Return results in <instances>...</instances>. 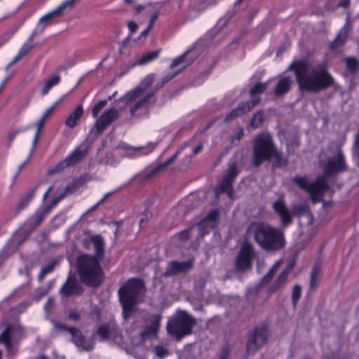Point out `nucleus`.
Wrapping results in <instances>:
<instances>
[{
	"mask_svg": "<svg viewBox=\"0 0 359 359\" xmlns=\"http://www.w3.org/2000/svg\"><path fill=\"white\" fill-rule=\"evenodd\" d=\"M294 215L299 218L305 217L306 222L310 225L313 222V216L306 203L294 204L292 206V216Z\"/></svg>",
	"mask_w": 359,
	"mask_h": 359,
	"instance_id": "nucleus-23",
	"label": "nucleus"
},
{
	"mask_svg": "<svg viewBox=\"0 0 359 359\" xmlns=\"http://www.w3.org/2000/svg\"><path fill=\"white\" fill-rule=\"evenodd\" d=\"M143 287L140 279L131 278L118 290L120 302L123 309V318L126 320L133 313L137 301V297Z\"/></svg>",
	"mask_w": 359,
	"mask_h": 359,
	"instance_id": "nucleus-8",
	"label": "nucleus"
},
{
	"mask_svg": "<svg viewBox=\"0 0 359 359\" xmlns=\"http://www.w3.org/2000/svg\"><path fill=\"white\" fill-rule=\"evenodd\" d=\"M259 99H252L250 101L240 104L238 107L232 109L231 112L226 116L225 121H231L238 116H242L243 114L250 111L256 105H257L259 103Z\"/></svg>",
	"mask_w": 359,
	"mask_h": 359,
	"instance_id": "nucleus-21",
	"label": "nucleus"
},
{
	"mask_svg": "<svg viewBox=\"0 0 359 359\" xmlns=\"http://www.w3.org/2000/svg\"><path fill=\"white\" fill-rule=\"evenodd\" d=\"M249 229L253 232L255 241L267 251L279 250L285 244L282 232L268 224L253 222Z\"/></svg>",
	"mask_w": 359,
	"mask_h": 359,
	"instance_id": "nucleus-6",
	"label": "nucleus"
},
{
	"mask_svg": "<svg viewBox=\"0 0 359 359\" xmlns=\"http://www.w3.org/2000/svg\"><path fill=\"white\" fill-rule=\"evenodd\" d=\"M34 44L33 43H25L20 48L18 53L21 55L22 57H24L25 55H27L32 48L34 47Z\"/></svg>",
	"mask_w": 359,
	"mask_h": 359,
	"instance_id": "nucleus-54",
	"label": "nucleus"
},
{
	"mask_svg": "<svg viewBox=\"0 0 359 359\" xmlns=\"http://www.w3.org/2000/svg\"><path fill=\"white\" fill-rule=\"evenodd\" d=\"M83 54L80 51H77V52H75L72 55V61H71V65H74L75 64H76L77 62L83 60Z\"/></svg>",
	"mask_w": 359,
	"mask_h": 359,
	"instance_id": "nucleus-59",
	"label": "nucleus"
},
{
	"mask_svg": "<svg viewBox=\"0 0 359 359\" xmlns=\"http://www.w3.org/2000/svg\"><path fill=\"white\" fill-rule=\"evenodd\" d=\"M161 317L159 316H155L152 320L151 325L145 327L140 335L132 339L130 342L131 345L136 346L143 341L155 337L158 332Z\"/></svg>",
	"mask_w": 359,
	"mask_h": 359,
	"instance_id": "nucleus-12",
	"label": "nucleus"
},
{
	"mask_svg": "<svg viewBox=\"0 0 359 359\" xmlns=\"http://www.w3.org/2000/svg\"><path fill=\"white\" fill-rule=\"evenodd\" d=\"M46 215L39 208L13 233L11 239L19 246L39 227Z\"/></svg>",
	"mask_w": 359,
	"mask_h": 359,
	"instance_id": "nucleus-10",
	"label": "nucleus"
},
{
	"mask_svg": "<svg viewBox=\"0 0 359 359\" xmlns=\"http://www.w3.org/2000/svg\"><path fill=\"white\" fill-rule=\"evenodd\" d=\"M43 32V27H41V25H36V28L33 30L30 36L28 37L25 43H32L34 38Z\"/></svg>",
	"mask_w": 359,
	"mask_h": 359,
	"instance_id": "nucleus-55",
	"label": "nucleus"
},
{
	"mask_svg": "<svg viewBox=\"0 0 359 359\" xmlns=\"http://www.w3.org/2000/svg\"><path fill=\"white\" fill-rule=\"evenodd\" d=\"M67 194V186L64 187L62 192L58 196L54 197L49 204L41 205L38 208L40 209L44 213V215L47 216L50 213L52 208L56 206L61 200L65 198Z\"/></svg>",
	"mask_w": 359,
	"mask_h": 359,
	"instance_id": "nucleus-31",
	"label": "nucleus"
},
{
	"mask_svg": "<svg viewBox=\"0 0 359 359\" xmlns=\"http://www.w3.org/2000/svg\"><path fill=\"white\" fill-rule=\"evenodd\" d=\"M83 114V109L81 105L77 106L75 110L69 116V128L74 127L77 121Z\"/></svg>",
	"mask_w": 359,
	"mask_h": 359,
	"instance_id": "nucleus-39",
	"label": "nucleus"
},
{
	"mask_svg": "<svg viewBox=\"0 0 359 359\" xmlns=\"http://www.w3.org/2000/svg\"><path fill=\"white\" fill-rule=\"evenodd\" d=\"M58 264V260L57 259H52L48 264L43 266L41 269L40 273L37 276V279L39 282H41L45 276L50 273H52L55 267Z\"/></svg>",
	"mask_w": 359,
	"mask_h": 359,
	"instance_id": "nucleus-35",
	"label": "nucleus"
},
{
	"mask_svg": "<svg viewBox=\"0 0 359 359\" xmlns=\"http://www.w3.org/2000/svg\"><path fill=\"white\" fill-rule=\"evenodd\" d=\"M288 68L294 72L297 82L302 90L317 93L330 86L334 82L325 65L313 67L301 60L292 62Z\"/></svg>",
	"mask_w": 359,
	"mask_h": 359,
	"instance_id": "nucleus-1",
	"label": "nucleus"
},
{
	"mask_svg": "<svg viewBox=\"0 0 359 359\" xmlns=\"http://www.w3.org/2000/svg\"><path fill=\"white\" fill-rule=\"evenodd\" d=\"M266 342V330L264 327H257L249 338L246 348L248 353H253L257 349Z\"/></svg>",
	"mask_w": 359,
	"mask_h": 359,
	"instance_id": "nucleus-15",
	"label": "nucleus"
},
{
	"mask_svg": "<svg viewBox=\"0 0 359 359\" xmlns=\"http://www.w3.org/2000/svg\"><path fill=\"white\" fill-rule=\"evenodd\" d=\"M292 83V80L290 76L280 78L274 88V94L276 96H280L287 93L290 89Z\"/></svg>",
	"mask_w": 359,
	"mask_h": 359,
	"instance_id": "nucleus-28",
	"label": "nucleus"
},
{
	"mask_svg": "<svg viewBox=\"0 0 359 359\" xmlns=\"http://www.w3.org/2000/svg\"><path fill=\"white\" fill-rule=\"evenodd\" d=\"M208 6V3L205 0H199L192 4L188 10L189 18H194L203 12Z\"/></svg>",
	"mask_w": 359,
	"mask_h": 359,
	"instance_id": "nucleus-30",
	"label": "nucleus"
},
{
	"mask_svg": "<svg viewBox=\"0 0 359 359\" xmlns=\"http://www.w3.org/2000/svg\"><path fill=\"white\" fill-rule=\"evenodd\" d=\"M219 216V210L217 209L212 210L197 224L201 237H203L205 234L208 233L210 229L217 226Z\"/></svg>",
	"mask_w": 359,
	"mask_h": 359,
	"instance_id": "nucleus-17",
	"label": "nucleus"
},
{
	"mask_svg": "<svg viewBox=\"0 0 359 359\" xmlns=\"http://www.w3.org/2000/svg\"><path fill=\"white\" fill-rule=\"evenodd\" d=\"M33 6H34V2L32 0H25L18 6L15 13H18L20 9H22L23 8H27V9H29V8L32 7Z\"/></svg>",
	"mask_w": 359,
	"mask_h": 359,
	"instance_id": "nucleus-61",
	"label": "nucleus"
},
{
	"mask_svg": "<svg viewBox=\"0 0 359 359\" xmlns=\"http://www.w3.org/2000/svg\"><path fill=\"white\" fill-rule=\"evenodd\" d=\"M254 250L249 243H245L241 248L236 261V266L238 270H245L251 268Z\"/></svg>",
	"mask_w": 359,
	"mask_h": 359,
	"instance_id": "nucleus-13",
	"label": "nucleus"
},
{
	"mask_svg": "<svg viewBox=\"0 0 359 359\" xmlns=\"http://www.w3.org/2000/svg\"><path fill=\"white\" fill-rule=\"evenodd\" d=\"M320 273V267L319 265L316 264L313 266L311 274L310 288L311 290H315L317 287L319 283Z\"/></svg>",
	"mask_w": 359,
	"mask_h": 359,
	"instance_id": "nucleus-40",
	"label": "nucleus"
},
{
	"mask_svg": "<svg viewBox=\"0 0 359 359\" xmlns=\"http://www.w3.org/2000/svg\"><path fill=\"white\" fill-rule=\"evenodd\" d=\"M294 262H290L286 268H285L280 274L276 279L273 285L269 288V292L273 293L278 290L287 280L290 271L294 267Z\"/></svg>",
	"mask_w": 359,
	"mask_h": 359,
	"instance_id": "nucleus-26",
	"label": "nucleus"
},
{
	"mask_svg": "<svg viewBox=\"0 0 359 359\" xmlns=\"http://www.w3.org/2000/svg\"><path fill=\"white\" fill-rule=\"evenodd\" d=\"M191 162V155L187 156L183 158V160H182L180 161V163L178 165V168L180 170H185L189 167Z\"/></svg>",
	"mask_w": 359,
	"mask_h": 359,
	"instance_id": "nucleus-57",
	"label": "nucleus"
},
{
	"mask_svg": "<svg viewBox=\"0 0 359 359\" xmlns=\"http://www.w3.org/2000/svg\"><path fill=\"white\" fill-rule=\"evenodd\" d=\"M348 36V29L344 27L339 32L334 40L330 44V48L336 50L343 46Z\"/></svg>",
	"mask_w": 359,
	"mask_h": 359,
	"instance_id": "nucleus-33",
	"label": "nucleus"
},
{
	"mask_svg": "<svg viewBox=\"0 0 359 359\" xmlns=\"http://www.w3.org/2000/svg\"><path fill=\"white\" fill-rule=\"evenodd\" d=\"M60 81V77L58 75H53L47 79L41 90V95H47L49 90L55 86L57 85Z\"/></svg>",
	"mask_w": 359,
	"mask_h": 359,
	"instance_id": "nucleus-37",
	"label": "nucleus"
},
{
	"mask_svg": "<svg viewBox=\"0 0 359 359\" xmlns=\"http://www.w3.org/2000/svg\"><path fill=\"white\" fill-rule=\"evenodd\" d=\"M193 266V261L187 260L184 262L172 261L171 262L166 271L164 272L165 276H175L180 273L186 272Z\"/></svg>",
	"mask_w": 359,
	"mask_h": 359,
	"instance_id": "nucleus-22",
	"label": "nucleus"
},
{
	"mask_svg": "<svg viewBox=\"0 0 359 359\" xmlns=\"http://www.w3.org/2000/svg\"><path fill=\"white\" fill-rule=\"evenodd\" d=\"M36 188H33L31 190H29L24 197H22L19 203L16 205V212L17 214L19 213L20 211L25 209L28 205L31 203L32 201L35 191Z\"/></svg>",
	"mask_w": 359,
	"mask_h": 359,
	"instance_id": "nucleus-34",
	"label": "nucleus"
},
{
	"mask_svg": "<svg viewBox=\"0 0 359 359\" xmlns=\"http://www.w3.org/2000/svg\"><path fill=\"white\" fill-rule=\"evenodd\" d=\"M55 106H52L49 108H48L43 115L41 116V118L37 122L36 126H37V130L41 131V128L43 127L44 122L46 119L48 118L49 114L51 113L52 110L53 109Z\"/></svg>",
	"mask_w": 359,
	"mask_h": 359,
	"instance_id": "nucleus-50",
	"label": "nucleus"
},
{
	"mask_svg": "<svg viewBox=\"0 0 359 359\" xmlns=\"http://www.w3.org/2000/svg\"><path fill=\"white\" fill-rule=\"evenodd\" d=\"M263 120L264 117L262 113L260 111L257 112L253 115L250 122V125L252 128H257L262 125Z\"/></svg>",
	"mask_w": 359,
	"mask_h": 359,
	"instance_id": "nucleus-47",
	"label": "nucleus"
},
{
	"mask_svg": "<svg viewBox=\"0 0 359 359\" xmlns=\"http://www.w3.org/2000/svg\"><path fill=\"white\" fill-rule=\"evenodd\" d=\"M156 353L159 358H162L168 354V351L162 346H158L156 347Z\"/></svg>",
	"mask_w": 359,
	"mask_h": 359,
	"instance_id": "nucleus-64",
	"label": "nucleus"
},
{
	"mask_svg": "<svg viewBox=\"0 0 359 359\" xmlns=\"http://www.w3.org/2000/svg\"><path fill=\"white\" fill-rule=\"evenodd\" d=\"M197 51L195 49H189L179 57L174 58L170 65V69L177 68L179 73L190 65L196 59Z\"/></svg>",
	"mask_w": 359,
	"mask_h": 359,
	"instance_id": "nucleus-14",
	"label": "nucleus"
},
{
	"mask_svg": "<svg viewBox=\"0 0 359 359\" xmlns=\"http://www.w3.org/2000/svg\"><path fill=\"white\" fill-rule=\"evenodd\" d=\"M273 157L276 165H285L286 159L274 147L271 135L268 133L259 134L253 141V163L255 166Z\"/></svg>",
	"mask_w": 359,
	"mask_h": 359,
	"instance_id": "nucleus-7",
	"label": "nucleus"
},
{
	"mask_svg": "<svg viewBox=\"0 0 359 359\" xmlns=\"http://www.w3.org/2000/svg\"><path fill=\"white\" fill-rule=\"evenodd\" d=\"M269 81H268L267 82L258 83L252 87V88L250 89V95L252 97V100L258 99L257 97H256V96L264 93V91L266 89Z\"/></svg>",
	"mask_w": 359,
	"mask_h": 359,
	"instance_id": "nucleus-42",
	"label": "nucleus"
},
{
	"mask_svg": "<svg viewBox=\"0 0 359 359\" xmlns=\"http://www.w3.org/2000/svg\"><path fill=\"white\" fill-rule=\"evenodd\" d=\"M120 110L112 107L102 114L96 121V128L98 133L103 131L119 116Z\"/></svg>",
	"mask_w": 359,
	"mask_h": 359,
	"instance_id": "nucleus-19",
	"label": "nucleus"
},
{
	"mask_svg": "<svg viewBox=\"0 0 359 359\" xmlns=\"http://www.w3.org/2000/svg\"><path fill=\"white\" fill-rule=\"evenodd\" d=\"M12 331L14 332H21L19 328L15 327L12 325H6L5 329L0 334V343L4 344L7 352L10 354L15 353V351L14 350L12 345V342L13 341H12L9 337V334L12 332Z\"/></svg>",
	"mask_w": 359,
	"mask_h": 359,
	"instance_id": "nucleus-24",
	"label": "nucleus"
},
{
	"mask_svg": "<svg viewBox=\"0 0 359 359\" xmlns=\"http://www.w3.org/2000/svg\"><path fill=\"white\" fill-rule=\"evenodd\" d=\"M244 135L243 128H240L232 137L231 143L236 144V142H239Z\"/></svg>",
	"mask_w": 359,
	"mask_h": 359,
	"instance_id": "nucleus-58",
	"label": "nucleus"
},
{
	"mask_svg": "<svg viewBox=\"0 0 359 359\" xmlns=\"http://www.w3.org/2000/svg\"><path fill=\"white\" fill-rule=\"evenodd\" d=\"M69 334L72 336V342L79 350L88 351L93 348V341L86 339L79 330L69 327Z\"/></svg>",
	"mask_w": 359,
	"mask_h": 359,
	"instance_id": "nucleus-18",
	"label": "nucleus"
},
{
	"mask_svg": "<svg viewBox=\"0 0 359 359\" xmlns=\"http://www.w3.org/2000/svg\"><path fill=\"white\" fill-rule=\"evenodd\" d=\"M159 53H160L159 50L150 51V52L142 55L141 57L137 58L135 60L132 67H134L136 65L143 66V65H147V64L151 62L152 61L155 60L156 59H157L159 55Z\"/></svg>",
	"mask_w": 359,
	"mask_h": 359,
	"instance_id": "nucleus-32",
	"label": "nucleus"
},
{
	"mask_svg": "<svg viewBox=\"0 0 359 359\" xmlns=\"http://www.w3.org/2000/svg\"><path fill=\"white\" fill-rule=\"evenodd\" d=\"M88 146L85 144L79 145L69 156V167L81 161L88 154Z\"/></svg>",
	"mask_w": 359,
	"mask_h": 359,
	"instance_id": "nucleus-25",
	"label": "nucleus"
},
{
	"mask_svg": "<svg viewBox=\"0 0 359 359\" xmlns=\"http://www.w3.org/2000/svg\"><path fill=\"white\" fill-rule=\"evenodd\" d=\"M69 295L72 294H79L82 293L81 285L76 282L74 276L69 275Z\"/></svg>",
	"mask_w": 359,
	"mask_h": 359,
	"instance_id": "nucleus-41",
	"label": "nucleus"
},
{
	"mask_svg": "<svg viewBox=\"0 0 359 359\" xmlns=\"http://www.w3.org/2000/svg\"><path fill=\"white\" fill-rule=\"evenodd\" d=\"M231 183L232 180L224 177L217 185L216 192H226L229 197L231 198L233 194Z\"/></svg>",
	"mask_w": 359,
	"mask_h": 359,
	"instance_id": "nucleus-36",
	"label": "nucleus"
},
{
	"mask_svg": "<svg viewBox=\"0 0 359 359\" xmlns=\"http://www.w3.org/2000/svg\"><path fill=\"white\" fill-rule=\"evenodd\" d=\"M107 100H101L94 106L92 111V114L94 118L98 116L100 111L107 105Z\"/></svg>",
	"mask_w": 359,
	"mask_h": 359,
	"instance_id": "nucleus-52",
	"label": "nucleus"
},
{
	"mask_svg": "<svg viewBox=\"0 0 359 359\" xmlns=\"http://www.w3.org/2000/svg\"><path fill=\"white\" fill-rule=\"evenodd\" d=\"M61 299L55 303L53 297H49L43 305L46 318L52 323L54 329L57 332L67 331V325L60 320L67 319V279L64 282L59 291Z\"/></svg>",
	"mask_w": 359,
	"mask_h": 359,
	"instance_id": "nucleus-5",
	"label": "nucleus"
},
{
	"mask_svg": "<svg viewBox=\"0 0 359 359\" xmlns=\"http://www.w3.org/2000/svg\"><path fill=\"white\" fill-rule=\"evenodd\" d=\"M193 229H194V226H192L189 229H187L182 230L180 232L177 233L175 235L176 239H177L180 241H185L188 240V238L190 236V231Z\"/></svg>",
	"mask_w": 359,
	"mask_h": 359,
	"instance_id": "nucleus-51",
	"label": "nucleus"
},
{
	"mask_svg": "<svg viewBox=\"0 0 359 359\" xmlns=\"http://www.w3.org/2000/svg\"><path fill=\"white\" fill-rule=\"evenodd\" d=\"M67 8V0H64L58 6L51 11L42 16L38 22L37 25H41L43 29L49 25L53 23L57 18L62 16Z\"/></svg>",
	"mask_w": 359,
	"mask_h": 359,
	"instance_id": "nucleus-16",
	"label": "nucleus"
},
{
	"mask_svg": "<svg viewBox=\"0 0 359 359\" xmlns=\"http://www.w3.org/2000/svg\"><path fill=\"white\" fill-rule=\"evenodd\" d=\"M116 191H109V192H107L106 193L104 196L96 203L91 208L90 210H95V208H97L99 205H102L106 200L107 198H109L110 196H111L114 193H115Z\"/></svg>",
	"mask_w": 359,
	"mask_h": 359,
	"instance_id": "nucleus-60",
	"label": "nucleus"
},
{
	"mask_svg": "<svg viewBox=\"0 0 359 359\" xmlns=\"http://www.w3.org/2000/svg\"><path fill=\"white\" fill-rule=\"evenodd\" d=\"M8 325H12L15 327L19 328L21 331L20 332H14L12 331V332H11L9 334V337H11V340L13 341H18L20 339H22L23 333H24L23 329L20 326L13 325V324H9Z\"/></svg>",
	"mask_w": 359,
	"mask_h": 359,
	"instance_id": "nucleus-53",
	"label": "nucleus"
},
{
	"mask_svg": "<svg viewBox=\"0 0 359 359\" xmlns=\"http://www.w3.org/2000/svg\"><path fill=\"white\" fill-rule=\"evenodd\" d=\"M19 245L10 238L0 250V266L10 257Z\"/></svg>",
	"mask_w": 359,
	"mask_h": 359,
	"instance_id": "nucleus-27",
	"label": "nucleus"
},
{
	"mask_svg": "<svg viewBox=\"0 0 359 359\" xmlns=\"http://www.w3.org/2000/svg\"><path fill=\"white\" fill-rule=\"evenodd\" d=\"M112 327L108 324H102L97 330V333L102 340H106L110 337Z\"/></svg>",
	"mask_w": 359,
	"mask_h": 359,
	"instance_id": "nucleus-44",
	"label": "nucleus"
},
{
	"mask_svg": "<svg viewBox=\"0 0 359 359\" xmlns=\"http://www.w3.org/2000/svg\"><path fill=\"white\" fill-rule=\"evenodd\" d=\"M156 144L149 142L145 146L132 147L126 143L121 142L115 149V155L122 156L128 158H135L144 155H148L153 151Z\"/></svg>",
	"mask_w": 359,
	"mask_h": 359,
	"instance_id": "nucleus-11",
	"label": "nucleus"
},
{
	"mask_svg": "<svg viewBox=\"0 0 359 359\" xmlns=\"http://www.w3.org/2000/svg\"><path fill=\"white\" fill-rule=\"evenodd\" d=\"M185 147H186V145H184L183 147L178 149L177 150V151L171 157L168 158L165 162L158 165L154 169H152L148 174V177H151L155 175L156 174L161 172L166 167H168L172 162H174L177 159V158L179 156V155L182 153V150L184 149Z\"/></svg>",
	"mask_w": 359,
	"mask_h": 359,
	"instance_id": "nucleus-29",
	"label": "nucleus"
},
{
	"mask_svg": "<svg viewBox=\"0 0 359 359\" xmlns=\"http://www.w3.org/2000/svg\"><path fill=\"white\" fill-rule=\"evenodd\" d=\"M49 292L45 288L41 287L36 290L35 300L39 301L43 297L46 296Z\"/></svg>",
	"mask_w": 359,
	"mask_h": 359,
	"instance_id": "nucleus-62",
	"label": "nucleus"
},
{
	"mask_svg": "<svg viewBox=\"0 0 359 359\" xmlns=\"http://www.w3.org/2000/svg\"><path fill=\"white\" fill-rule=\"evenodd\" d=\"M95 255H83L77 259L78 273L81 280L86 285L97 287L104 280V273L100 261L104 255V243L102 236L97 235L92 238Z\"/></svg>",
	"mask_w": 359,
	"mask_h": 359,
	"instance_id": "nucleus-3",
	"label": "nucleus"
},
{
	"mask_svg": "<svg viewBox=\"0 0 359 359\" xmlns=\"http://www.w3.org/2000/svg\"><path fill=\"white\" fill-rule=\"evenodd\" d=\"M282 264V259H279L277 262H276V263L270 269L269 271L262 278V283H267L272 278L273 274L276 273L277 269Z\"/></svg>",
	"mask_w": 359,
	"mask_h": 359,
	"instance_id": "nucleus-46",
	"label": "nucleus"
},
{
	"mask_svg": "<svg viewBox=\"0 0 359 359\" xmlns=\"http://www.w3.org/2000/svg\"><path fill=\"white\" fill-rule=\"evenodd\" d=\"M152 7V4L148 5H139L136 6L135 11L137 13H141L142 11L146 10L147 13H149L151 11V8Z\"/></svg>",
	"mask_w": 359,
	"mask_h": 359,
	"instance_id": "nucleus-63",
	"label": "nucleus"
},
{
	"mask_svg": "<svg viewBox=\"0 0 359 359\" xmlns=\"http://www.w3.org/2000/svg\"><path fill=\"white\" fill-rule=\"evenodd\" d=\"M66 168H67V157L59 161L54 167L50 168L47 172V176L60 174Z\"/></svg>",
	"mask_w": 359,
	"mask_h": 359,
	"instance_id": "nucleus-38",
	"label": "nucleus"
},
{
	"mask_svg": "<svg viewBox=\"0 0 359 359\" xmlns=\"http://www.w3.org/2000/svg\"><path fill=\"white\" fill-rule=\"evenodd\" d=\"M196 320L187 312L181 311L173 315L168 321V333L180 341L191 333Z\"/></svg>",
	"mask_w": 359,
	"mask_h": 359,
	"instance_id": "nucleus-9",
	"label": "nucleus"
},
{
	"mask_svg": "<svg viewBox=\"0 0 359 359\" xmlns=\"http://www.w3.org/2000/svg\"><path fill=\"white\" fill-rule=\"evenodd\" d=\"M346 168L344 158L340 149H338L334 156L330 158L324 166L325 175L319 176L313 183H308L305 177L296 176L293 182L301 189L306 191L313 203L322 201L325 194L331 196L332 190L328 186L326 176L341 172Z\"/></svg>",
	"mask_w": 359,
	"mask_h": 359,
	"instance_id": "nucleus-2",
	"label": "nucleus"
},
{
	"mask_svg": "<svg viewBox=\"0 0 359 359\" xmlns=\"http://www.w3.org/2000/svg\"><path fill=\"white\" fill-rule=\"evenodd\" d=\"M179 74V71H175L173 72L167 73L164 75L161 81L157 82L154 86H153V89L155 90V92L158 89L161 88L165 83L169 82L171 79H172L175 76H176Z\"/></svg>",
	"mask_w": 359,
	"mask_h": 359,
	"instance_id": "nucleus-43",
	"label": "nucleus"
},
{
	"mask_svg": "<svg viewBox=\"0 0 359 359\" xmlns=\"http://www.w3.org/2000/svg\"><path fill=\"white\" fill-rule=\"evenodd\" d=\"M301 296V287L299 285H295L292 290V302L295 306Z\"/></svg>",
	"mask_w": 359,
	"mask_h": 359,
	"instance_id": "nucleus-56",
	"label": "nucleus"
},
{
	"mask_svg": "<svg viewBox=\"0 0 359 359\" xmlns=\"http://www.w3.org/2000/svg\"><path fill=\"white\" fill-rule=\"evenodd\" d=\"M274 212L280 217L283 226L292 223V212L287 208L284 199L280 198L273 203Z\"/></svg>",
	"mask_w": 359,
	"mask_h": 359,
	"instance_id": "nucleus-20",
	"label": "nucleus"
},
{
	"mask_svg": "<svg viewBox=\"0 0 359 359\" xmlns=\"http://www.w3.org/2000/svg\"><path fill=\"white\" fill-rule=\"evenodd\" d=\"M238 175L237 166L235 163L231 164L227 170L225 177L233 180Z\"/></svg>",
	"mask_w": 359,
	"mask_h": 359,
	"instance_id": "nucleus-49",
	"label": "nucleus"
},
{
	"mask_svg": "<svg viewBox=\"0 0 359 359\" xmlns=\"http://www.w3.org/2000/svg\"><path fill=\"white\" fill-rule=\"evenodd\" d=\"M161 6L162 5L159 3L152 4L151 11L149 12V13H152L151 18H150L149 24V27H153L155 22L156 21V20L160 14Z\"/></svg>",
	"mask_w": 359,
	"mask_h": 359,
	"instance_id": "nucleus-45",
	"label": "nucleus"
},
{
	"mask_svg": "<svg viewBox=\"0 0 359 359\" xmlns=\"http://www.w3.org/2000/svg\"><path fill=\"white\" fill-rule=\"evenodd\" d=\"M154 74H147L135 88L128 90L119 100L129 109L132 116L138 117L144 114L149 102L155 93L152 83Z\"/></svg>",
	"mask_w": 359,
	"mask_h": 359,
	"instance_id": "nucleus-4",
	"label": "nucleus"
},
{
	"mask_svg": "<svg viewBox=\"0 0 359 359\" xmlns=\"http://www.w3.org/2000/svg\"><path fill=\"white\" fill-rule=\"evenodd\" d=\"M347 68L351 72H355L359 69V63L354 57H347L345 59Z\"/></svg>",
	"mask_w": 359,
	"mask_h": 359,
	"instance_id": "nucleus-48",
	"label": "nucleus"
}]
</instances>
